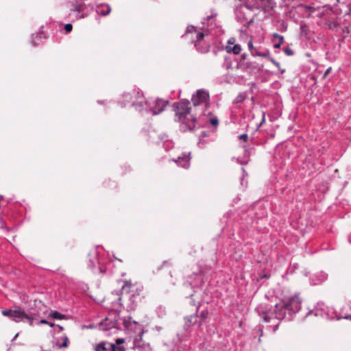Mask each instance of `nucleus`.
I'll list each match as a JSON object with an SVG mask.
<instances>
[{
  "instance_id": "51",
  "label": "nucleus",
  "mask_w": 351,
  "mask_h": 351,
  "mask_svg": "<svg viewBox=\"0 0 351 351\" xmlns=\"http://www.w3.org/2000/svg\"><path fill=\"white\" fill-rule=\"evenodd\" d=\"M19 336V333L16 334V335L14 337V338L12 339V341L16 340V339L17 338V337Z\"/></svg>"
},
{
  "instance_id": "33",
  "label": "nucleus",
  "mask_w": 351,
  "mask_h": 351,
  "mask_svg": "<svg viewBox=\"0 0 351 351\" xmlns=\"http://www.w3.org/2000/svg\"><path fill=\"white\" fill-rule=\"evenodd\" d=\"M280 42H278V43H275L274 45V47L275 49H279L281 45L284 43V37H281V38H280Z\"/></svg>"
},
{
  "instance_id": "46",
  "label": "nucleus",
  "mask_w": 351,
  "mask_h": 351,
  "mask_svg": "<svg viewBox=\"0 0 351 351\" xmlns=\"http://www.w3.org/2000/svg\"><path fill=\"white\" fill-rule=\"evenodd\" d=\"M330 71H331V67L327 69L324 73V76H326L327 75H328L330 73Z\"/></svg>"
},
{
  "instance_id": "25",
  "label": "nucleus",
  "mask_w": 351,
  "mask_h": 351,
  "mask_svg": "<svg viewBox=\"0 0 351 351\" xmlns=\"http://www.w3.org/2000/svg\"><path fill=\"white\" fill-rule=\"evenodd\" d=\"M69 342V341L68 337L66 336H64L63 337V342H62V344H59L58 347L60 348H66L68 346Z\"/></svg>"
},
{
  "instance_id": "32",
  "label": "nucleus",
  "mask_w": 351,
  "mask_h": 351,
  "mask_svg": "<svg viewBox=\"0 0 351 351\" xmlns=\"http://www.w3.org/2000/svg\"><path fill=\"white\" fill-rule=\"evenodd\" d=\"M210 123L213 126H217L218 125L219 121L217 117H214L210 119Z\"/></svg>"
},
{
  "instance_id": "41",
  "label": "nucleus",
  "mask_w": 351,
  "mask_h": 351,
  "mask_svg": "<svg viewBox=\"0 0 351 351\" xmlns=\"http://www.w3.org/2000/svg\"><path fill=\"white\" fill-rule=\"evenodd\" d=\"M341 318H343V319H350L351 320V314L350 315H346L343 317H339L337 319H339Z\"/></svg>"
},
{
  "instance_id": "53",
  "label": "nucleus",
  "mask_w": 351,
  "mask_h": 351,
  "mask_svg": "<svg viewBox=\"0 0 351 351\" xmlns=\"http://www.w3.org/2000/svg\"><path fill=\"white\" fill-rule=\"evenodd\" d=\"M243 178H242L241 180V183L242 185H243Z\"/></svg>"
},
{
  "instance_id": "21",
  "label": "nucleus",
  "mask_w": 351,
  "mask_h": 351,
  "mask_svg": "<svg viewBox=\"0 0 351 351\" xmlns=\"http://www.w3.org/2000/svg\"><path fill=\"white\" fill-rule=\"evenodd\" d=\"M246 99V95L243 93H240L237 97L236 98L234 99L233 103L234 104H241L242 102H243Z\"/></svg>"
},
{
  "instance_id": "42",
  "label": "nucleus",
  "mask_w": 351,
  "mask_h": 351,
  "mask_svg": "<svg viewBox=\"0 0 351 351\" xmlns=\"http://www.w3.org/2000/svg\"><path fill=\"white\" fill-rule=\"evenodd\" d=\"M248 48H249V49L250 50L251 52H252V50L256 49L255 48H254L253 44H252V43L251 41L248 43Z\"/></svg>"
},
{
  "instance_id": "50",
  "label": "nucleus",
  "mask_w": 351,
  "mask_h": 351,
  "mask_svg": "<svg viewBox=\"0 0 351 351\" xmlns=\"http://www.w3.org/2000/svg\"><path fill=\"white\" fill-rule=\"evenodd\" d=\"M246 56H247V55H246V54H245V53H243V54L241 56V58H242V60H244L246 58Z\"/></svg>"
},
{
  "instance_id": "35",
  "label": "nucleus",
  "mask_w": 351,
  "mask_h": 351,
  "mask_svg": "<svg viewBox=\"0 0 351 351\" xmlns=\"http://www.w3.org/2000/svg\"><path fill=\"white\" fill-rule=\"evenodd\" d=\"M265 122V112H263V117H262V120L260 122V123L257 125V128H256V130H258L260 127Z\"/></svg>"
},
{
  "instance_id": "45",
  "label": "nucleus",
  "mask_w": 351,
  "mask_h": 351,
  "mask_svg": "<svg viewBox=\"0 0 351 351\" xmlns=\"http://www.w3.org/2000/svg\"><path fill=\"white\" fill-rule=\"evenodd\" d=\"M234 38H231L228 41V45H234Z\"/></svg>"
},
{
  "instance_id": "37",
  "label": "nucleus",
  "mask_w": 351,
  "mask_h": 351,
  "mask_svg": "<svg viewBox=\"0 0 351 351\" xmlns=\"http://www.w3.org/2000/svg\"><path fill=\"white\" fill-rule=\"evenodd\" d=\"M217 16V14H212L210 16H208L206 18H204V21L202 22L203 24H205L206 21H210L213 17H215Z\"/></svg>"
},
{
  "instance_id": "52",
  "label": "nucleus",
  "mask_w": 351,
  "mask_h": 351,
  "mask_svg": "<svg viewBox=\"0 0 351 351\" xmlns=\"http://www.w3.org/2000/svg\"><path fill=\"white\" fill-rule=\"evenodd\" d=\"M190 303H191V305H193V306H195V301H194L193 300H192L191 301V302H190Z\"/></svg>"
},
{
  "instance_id": "48",
  "label": "nucleus",
  "mask_w": 351,
  "mask_h": 351,
  "mask_svg": "<svg viewBox=\"0 0 351 351\" xmlns=\"http://www.w3.org/2000/svg\"><path fill=\"white\" fill-rule=\"evenodd\" d=\"M48 325H49L51 327L57 326V324L52 323V322H49V324H48Z\"/></svg>"
},
{
  "instance_id": "34",
  "label": "nucleus",
  "mask_w": 351,
  "mask_h": 351,
  "mask_svg": "<svg viewBox=\"0 0 351 351\" xmlns=\"http://www.w3.org/2000/svg\"><path fill=\"white\" fill-rule=\"evenodd\" d=\"M239 138L244 142H246L248 140V135L247 134H242L239 136Z\"/></svg>"
},
{
  "instance_id": "54",
  "label": "nucleus",
  "mask_w": 351,
  "mask_h": 351,
  "mask_svg": "<svg viewBox=\"0 0 351 351\" xmlns=\"http://www.w3.org/2000/svg\"><path fill=\"white\" fill-rule=\"evenodd\" d=\"M3 199V197L2 195H0V200H2Z\"/></svg>"
},
{
  "instance_id": "2",
  "label": "nucleus",
  "mask_w": 351,
  "mask_h": 351,
  "mask_svg": "<svg viewBox=\"0 0 351 351\" xmlns=\"http://www.w3.org/2000/svg\"><path fill=\"white\" fill-rule=\"evenodd\" d=\"M175 111V121L180 122L182 132L191 131L195 128L196 119L191 114L190 102L182 99L173 105Z\"/></svg>"
},
{
  "instance_id": "30",
  "label": "nucleus",
  "mask_w": 351,
  "mask_h": 351,
  "mask_svg": "<svg viewBox=\"0 0 351 351\" xmlns=\"http://www.w3.org/2000/svg\"><path fill=\"white\" fill-rule=\"evenodd\" d=\"M300 29L303 34H307L308 26L305 23L300 25Z\"/></svg>"
},
{
  "instance_id": "43",
  "label": "nucleus",
  "mask_w": 351,
  "mask_h": 351,
  "mask_svg": "<svg viewBox=\"0 0 351 351\" xmlns=\"http://www.w3.org/2000/svg\"><path fill=\"white\" fill-rule=\"evenodd\" d=\"M273 37H274V38L280 39V38L283 37V36H281V35H280V34H277V33H274V34H273Z\"/></svg>"
},
{
  "instance_id": "29",
  "label": "nucleus",
  "mask_w": 351,
  "mask_h": 351,
  "mask_svg": "<svg viewBox=\"0 0 351 351\" xmlns=\"http://www.w3.org/2000/svg\"><path fill=\"white\" fill-rule=\"evenodd\" d=\"M73 29V26L71 23H67L64 25V31L66 34L70 33Z\"/></svg>"
},
{
  "instance_id": "16",
  "label": "nucleus",
  "mask_w": 351,
  "mask_h": 351,
  "mask_svg": "<svg viewBox=\"0 0 351 351\" xmlns=\"http://www.w3.org/2000/svg\"><path fill=\"white\" fill-rule=\"evenodd\" d=\"M204 34L202 32H197L196 35V40L194 42L195 47H196L197 50L202 53H207L208 51V49L206 47L204 48H200V41L204 38Z\"/></svg>"
},
{
  "instance_id": "12",
  "label": "nucleus",
  "mask_w": 351,
  "mask_h": 351,
  "mask_svg": "<svg viewBox=\"0 0 351 351\" xmlns=\"http://www.w3.org/2000/svg\"><path fill=\"white\" fill-rule=\"evenodd\" d=\"M190 154L182 153V156H178L173 161L177 163L178 166L187 169L190 166Z\"/></svg>"
},
{
  "instance_id": "44",
  "label": "nucleus",
  "mask_w": 351,
  "mask_h": 351,
  "mask_svg": "<svg viewBox=\"0 0 351 351\" xmlns=\"http://www.w3.org/2000/svg\"><path fill=\"white\" fill-rule=\"evenodd\" d=\"M273 37H274V38L280 39V38L283 37V36H281V35H280V34H277V33H274V34H273Z\"/></svg>"
},
{
  "instance_id": "10",
  "label": "nucleus",
  "mask_w": 351,
  "mask_h": 351,
  "mask_svg": "<svg viewBox=\"0 0 351 351\" xmlns=\"http://www.w3.org/2000/svg\"><path fill=\"white\" fill-rule=\"evenodd\" d=\"M88 267L92 270L98 269L99 272L105 273L106 267L102 262L97 248L92 250L88 254Z\"/></svg>"
},
{
  "instance_id": "9",
  "label": "nucleus",
  "mask_w": 351,
  "mask_h": 351,
  "mask_svg": "<svg viewBox=\"0 0 351 351\" xmlns=\"http://www.w3.org/2000/svg\"><path fill=\"white\" fill-rule=\"evenodd\" d=\"M121 328V317L117 313H112L99 324V328L104 331H108L112 328Z\"/></svg>"
},
{
  "instance_id": "39",
  "label": "nucleus",
  "mask_w": 351,
  "mask_h": 351,
  "mask_svg": "<svg viewBox=\"0 0 351 351\" xmlns=\"http://www.w3.org/2000/svg\"><path fill=\"white\" fill-rule=\"evenodd\" d=\"M271 62L278 68H280V63L273 58H270Z\"/></svg>"
},
{
  "instance_id": "28",
  "label": "nucleus",
  "mask_w": 351,
  "mask_h": 351,
  "mask_svg": "<svg viewBox=\"0 0 351 351\" xmlns=\"http://www.w3.org/2000/svg\"><path fill=\"white\" fill-rule=\"evenodd\" d=\"M283 51L284 53L287 55V56H293L294 54V52L290 48V47H285L283 49Z\"/></svg>"
},
{
  "instance_id": "8",
  "label": "nucleus",
  "mask_w": 351,
  "mask_h": 351,
  "mask_svg": "<svg viewBox=\"0 0 351 351\" xmlns=\"http://www.w3.org/2000/svg\"><path fill=\"white\" fill-rule=\"evenodd\" d=\"M121 325L128 333H138V336L142 337L144 332L142 325L133 320L131 316L121 317Z\"/></svg>"
},
{
  "instance_id": "40",
  "label": "nucleus",
  "mask_w": 351,
  "mask_h": 351,
  "mask_svg": "<svg viewBox=\"0 0 351 351\" xmlns=\"http://www.w3.org/2000/svg\"><path fill=\"white\" fill-rule=\"evenodd\" d=\"M38 324H49V322H48L47 319H40L38 322Z\"/></svg>"
},
{
  "instance_id": "49",
  "label": "nucleus",
  "mask_w": 351,
  "mask_h": 351,
  "mask_svg": "<svg viewBox=\"0 0 351 351\" xmlns=\"http://www.w3.org/2000/svg\"><path fill=\"white\" fill-rule=\"evenodd\" d=\"M57 327L59 328V332H60V331H62L63 330L62 326H61L60 325H57Z\"/></svg>"
},
{
  "instance_id": "17",
  "label": "nucleus",
  "mask_w": 351,
  "mask_h": 351,
  "mask_svg": "<svg viewBox=\"0 0 351 351\" xmlns=\"http://www.w3.org/2000/svg\"><path fill=\"white\" fill-rule=\"evenodd\" d=\"M45 38H46L45 33L42 30H40L36 35H32L31 43L33 46L38 45L40 43L37 42L36 40H41Z\"/></svg>"
},
{
  "instance_id": "23",
  "label": "nucleus",
  "mask_w": 351,
  "mask_h": 351,
  "mask_svg": "<svg viewBox=\"0 0 351 351\" xmlns=\"http://www.w3.org/2000/svg\"><path fill=\"white\" fill-rule=\"evenodd\" d=\"M223 58H224V61L222 64V66L223 68H225L226 69H230L232 66V62H231L230 58L228 57H226V56H224Z\"/></svg>"
},
{
  "instance_id": "7",
  "label": "nucleus",
  "mask_w": 351,
  "mask_h": 351,
  "mask_svg": "<svg viewBox=\"0 0 351 351\" xmlns=\"http://www.w3.org/2000/svg\"><path fill=\"white\" fill-rule=\"evenodd\" d=\"M194 107H199L202 112L206 111L210 106V95L208 90L199 89L191 98Z\"/></svg>"
},
{
  "instance_id": "22",
  "label": "nucleus",
  "mask_w": 351,
  "mask_h": 351,
  "mask_svg": "<svg viewBox=\"0 0 351 351\" xmlns=\"http://www.w3.org/2000/svg\"><path fill=\"white\" fill-rule=\"evenodd\" d=\"M49 317H52L53 319H62L64 318L65 315H62L60 313H59L58 311H52L50 314H49Z\"/></svg>"
},
{
  "instance_id": "4",
  "label": "nucleus",
  "mask_w": 351,
  "mask_h": 351,
  "mask_svg": "<svg viewBox=\"0 0 351 351\" xmlns=\"http://www.w3.org/2000/svg\"><path fill=\"white\" fill-rule=\"evenodd\" d=\"M134 96L137 99L141 101H132V106L138 111L150 113L152 115H157L161 113L168 104V101L156 99L154 100H145L143 93L141 90H136L134 92Z\"/></svg>"
},
{
  "instance_id": "15",
  "label": "nucleus",
  "mask_w": 351,
  "mask_h": 351,
  "mask_svg": "<svg viewBox=\"0 0 351 351\" xmlns=\"http://www.w3.org/2000/svg\"><path fill=\"white\" fill-rule=\"evenodd\" d=\"M199 310V306L196 307L195 313L193 315L187 316L184 318L185 320V326L187 327H191V326H194L197 322V312Z\"/></svg>"
},
{
  "instance_id": "36",
  "label": "nucleus",
  "mask_w": 351,
  "mask_h": 351,
  "mask_svg": "<svg viewBox=\"0 0 351 351\" xmlns=\"http://www.w3.org/2000/svg\"><path fill=\"white\" fill-rule=\"evenodd\" d=\"M125 341L124 339L118 338L116 339V343H114L117 346H121V345Z\"/></svg>"
},
{
  "instance_id": "31",
  "label": "nucleus",
  "mask_w": 351,
  "mask_h": 351,
  "mask_svg": "<svg viewBox=\"0 0 351 351\" xmlns=\"http://www.w3.org/2000/svg\"><path fill=\"white\" fill-rule=\"evenodd\" d=\"M193 32H197L196 27L193 25H189L186 28V33H193Z\"/></svg>"
},
{
  "instance_id": "5",
  "label": "nucleus",
  "mask_w": 351,
  "mask_h": 351,
  "mask_svg": "<svg viewBox=\"0 0 351 351\" xmlns=\"http://www.w3.org/2000/svg\"><path fill=\"white\" fill-rule=\"evenodd\" d=\"M2 315L10 317L15 322H20L27 319L30 326L34 325V320L39 317V313L36 311L28 309L25 311L19 306H15L13 309L6 308L2 311Z\"/></svg>"
},
{
  "instance_id": "27",
  "label": "nucleus",
  "mask_w": 351,
  "mask_h": 351,
  "mask_svg": "<svg viewBox=\"0 0 351 351\" xmlns=\"http://www.w3.org/2000/svg\"><path fill=\"white\" fill-rule=\"evenodd\" d=\"M250 66V62H246V63H244V62H242L241 60L238 63V65H237V67L238 68H245V69H247Z\"/></svg>"
},
{
  "instance_id": "20",
  "label": "nucleus",
  "mask_w": 351,
  "mask_h": 351,
  "mask_svg": "<svg viewBox=\"0 0 351 351\" xmlns=\"http://www.w3.org/2000/svg\"><path fill=\"white\" fill-rule=\"evenodd\" d=\"M269 51L268 50H265L264 51H258L256 49L254 50H252V55L253 56H259L263 58H269Z\"/></svg>"
},
{
  "instance_id": "1",
  "label": "nucleus",
  "mask_w": 351,
  "mask_h": 351,
  "mask_svg": "<svg viewBox=\"0 0 351 351\" xmlns=\"http://www.w3.org/2000/svg\"><path fill=\"white\" fill-rule=\"evenodd\" d=\"M302 300L298 294L284 298L281 302L276 304L274 308L267 304H262L256 308V312L265 322H271L273 319L278 320L274 324L273 331L276 332L280 322L284 319L291 321L301 309Z\"/></svg>"
},
{
  "instance_id": "14",
  "label": "nucleus",
  "mask_w": 351,
  "mask_h": 351,
  "mask_svg": "<svg viewBox=\"0 0 351 351\" xmlns=\"http://www.w3.org/2000/svg\"><path fill=\"white\" fill-rule=\"evenodd\" d=\"M136 90H141L139 88H134L130 93H125L123 95V101L128 104L131 103V105L132 106L133 101H136L137 103L138 101H141V99H137L134 96V92H136Z\"/></svg>"
},
{
  "instance_id": "6",
  "label": "nucleus",
  "mask_w": 351,
  "mask_h": 351,
  "mask_svg": "<svg viewBox=\"0 0 351 351\" xmlns=\"http://www.w3.org/2000/svg\"><path fill=\"white\" fill-rule=\"evenodd\" d=\"M69 10L66 19L73 22L86 17L93 10V7L90 4L85 3L82 0H76L70 3Z\"/></svg>"
},
{
  "instance_id": "47",
  "label": "nucleus",
  "mask_w": 351,
  "mask_h": 351,
  "mask_svg": "<svg viewBox=\"0 0 351 351\" xmlns=\"http://www.w3.org/2000/svg\"><path fill=\"white\" fill-rule=\"evenodd\" d=\"M314 311H315V313H314V314H315V316H317V315H318V313H317V308H316V309H315L314 311H311L309 312V313H308V314H312Z\"/></svg>"
},
{
  "instance_id": "24",
  "label": "nucleus",
  "mask_w": 351,
  "mask_h": 351,
  "mask_svg": "<svg viewBox=\"0 0 351 351\" xmlns=\"http://www.w3.org/2000/svg\"><path fill=\"white\" fill-rule=\"evenodd\" d=\"M101 8H103V10L99 11L101 14L106 16L110 12L111 9L108 5H101Z\"/></svg>"
},
{
  "instance_id": "26",
  "label": "nucleus",
  "mask_w": 351,
  "mask_h": 351,
  "mask_svg": "<svg viewBox=\"0 0 351 351\" xmlns=\"http://www.w3.org/2000/svg\"><path fill=\"white\" fill-rule=\"evenodd\" d=\"M208 310H203L201 311V313L199 314V317L202 321L206 319L208 317Z\"/></svg>"
},
{
  "instance_id": "18",
  "label": "nucleus",
  "mask_w": 351,
  "mask_h": 351,
  "mask_svg": "<svg viewBox=\"0 0 351 351\" xmlns=\"http://www.w3.org/2000/svg\"><path fill=\"white\" fill-rule=\"evenodd\" d=\"M316 278H317V282H315V284H320V283H322L324 282V281H326L328 278V274L322 271H319V273H317V274L316 275Z\"/></svg>"
},
{
  "instance_id": "38",
  "label": "nucleus",
  "mask_w": 351,
  "mask_h": 351,
  "mask_svg": "<svg viewBox=\"0 0 351 351\" xmlns=\"http://www.w3.org/2000/svg\"><path fill=\"white\" fill-rule=\"evenodd\" d=\"M258 333L260 335V337H259V339H258V341L261 342V337L263 335V327L261 326H258Z\"/></svg>"
},
{
  "instance_id": "19",
  "label": "nucleus",
  "mask_w": 351,
  "mask_h": 351,
  "mask_svg": "<svg viewBox=\"0 0 351 351\" xmlns=\"http://www.w3.org/2000/svg\"><path fill=\"white\" fill-rule=\"evenodd\" d=\"M227 51L230 53L232 52L234 54H239L241 51V46L239 44L234 45L232 47L228 46L226 47Z\"/></svg>"
},
{
  "instance_id": "13",
  "label": "nucleus",
  "mask_w": 351,
  "mask_h": 351,
  "mask_svg": "<svg viewBox=\"0 0 351 351\" xmlns=\"http://www.w3.org/2000/svg\"><path fill=\"white\" fill-rule=\"evenodd\" d=\"M134 348L138 349L140 351H152L149 344L143 343L142 337L139 336L134 340Z\"/></svg>"
},
{
  "instance_id": "11",
  "label": "nucleus",
  "mask_w": 351,
  "mask_h": 351,
  "mask_svg": "<svg viewBox=\"0 0 351 351\" xmlns=\"http://www.w3.org/2000/svg\"><path fill=\"white\" fill-rule=\"evenodd\" d=\"M95 351H125L123 346H117L114 343L102 341L95 347Z\"/></svg>"
},
{
  "instance_id": "3",
  "label": "nucleus",
  "mask_w": 351,
  "mask_h": 351,
  "mask_svg": "<svg viewBox=\"0 0 351 351\" xmlns=\"http://www.w3.org/2000/svg\"><path fill=\"white\" fill-rule=\"evenodd\" d=\"M141 288L132 285L131 282L125 281L121 289L122 296H120L118 292L116 293L118 302H115L114 307L123 305L121 300L125 298L127 299L125 302L126 310L128 311H135L141 299Z\"/></svg>"
}]
</instances>
